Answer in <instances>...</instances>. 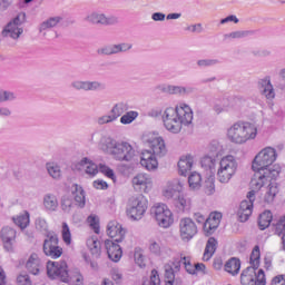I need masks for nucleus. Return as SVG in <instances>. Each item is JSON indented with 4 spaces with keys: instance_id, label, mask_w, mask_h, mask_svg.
I'll list each match as a JSON object with an SVG mask.
<instances>
[{
    "instance_id": "obj_1",
    "label": "nucleus",
    "mask_w": 285,
    "mask_h": 285,
    "mask_svg": "<svg viewBox=\"0 0 285 285\" xmlns=\"http://www.w3.org/2000/svg\"><path fill=\"white\" fill-rule=\"evenodd\" d=\"M277 149L266 146L261 149L252 160V170L255 173L249 184L247 199L240 203L238 209L239 222H248L253 215V204L255 196L258 195L265 204H273L279 194L277 178L282 175V166L277 161Z\"/></svg>"
},
{
    "instance_id": "obj_2",
    "label": "nucleus",
    "mask_w": 285,
    "mask_h": 285,
    "mask_svg": "<svg viewBox=\"0 0 285 285\" xmlns=\"http://www.w3.org/2000/svg\"><path fill=\"white\" fill-rule=\"evenodd\" d=\"M149 117H161L164 128L171 135H179L184 128H193L195 112L186 102H178L175 107L169 106L161 111L160 107H154L148 112Z\"/></svg>"
},
{
    "instance_id": "obj_3",
    "label": "nucleus",
    "mask_w": 285,
    "mask_h": 285,
    "mask_svg": "<svg viewBox=\"0 0 285 285\" xmlns=\"http://www.w3.org/2000/svg\"><path fill=\"white\" fill-rule=\"evenodd\" d=\"M98 140V148L105 155H109L114 161H126L130 163L135 160L137 157V149L126 140H117L112 138V136L104 135V134H94L92 139Z\"/></svg>"
},
{
    "instance_id": "obj_4",
    "label": "nucleus",
    "mask_w": 285,
    "mask_h": 285,
    "mask_svg": "<svg viewBox=\"0 0 285 285\" xmlns=\"http://www.w3.org/2000/svg\"><path fill=\"white\" fill-rule=\"evenodd\" d=\"M160 195L165 202H174L178 213H188L193 206V199L184 194V183L179 178L167 180L161 186Z\"/></svg>"
},
{
    "instance_id": "obj_5",
    "label": "nucleus",
    "mask_w": 285,
    "mask_h": 285,
    "mask_svg": "<svg viewBox=\"0 0 285 285\" xmlns=\"http://www.w3.org/2000/svg\"><path fill=\"white\" fill-rule=\"evenodd\" d=\"M259 135V127L250 121H236L226 130V137L235 146H244L248 141H255Z\"/></svg>"
},
{
    "instance_id": "obj_6",
    "label": "nucleus",
    "mask_w": 285,
    "mask_h": 285,
    "mask_svg": "<svg viewBox=\"0 0 285 285\" xmlns=\"http://www.w3.org/2000/svg\"><path fill=\"white\" fill-rule=\"evenodd\" d=\"M239 173V160L233 154L223 156L216 169V179L219 184H230V180Z\"/></svg>"
},
{
    "instance_id": "obj_7",
    "label": "nucleus",
    "mask_w": 285,
    "mask_h": 285,
    "mask_svg": "<svg viewBox=\"0 0 285 285\" xmlns=\"http://www.w3.org/2000/svg\"><path fill=\"white\" fill-rule=\"evenodd\" d=\"M148 210V198L144 195L131 196L126 205V215L131 222L144 219Z\"/></svg>"
},
{
    "instance_id": "obj_8",
    "label": "nucleus",
    "mask_w": 285,
    "mask_h": 285,
    "mask_svg": "<svg viewBox=\"0 0 285 285\" xmlns=\"http://www.w3.org/2000/svg\"><path fill=\"white\" fill-rule=\"evenodd\" d=\"M150 215L159 228L168 229L175 224V214L165 203H156L150 208Z\"/></svg>"
},
{
    "instance_id": "obj_9",
    "label": "nucleus",
    "mask_w": 285,
    "mask_h": 285,
    "mask_svg": "<svg viewBox=\"0 0 285 285\" xmlns=\"http://www.w3.org/2000/svg\"><path fill=\"white\" fill-rule=\"evenodd\" d=\"M23 23H26V13L20 12L2 28L1 37L11 41L20 40L23 37Z\"/></svg>"
},
{
    "instance_id": "obj_10",
    "label": "nucleus",
    "mask_w": 285,
    "mask_h": 285,
    "mask_svg": "<svg viewBox=\"0 0 285 285\" xmlns=\"http://www.w3.org/2000/svg\"><path fill=\"white\" fill-rule=\"evenodd\" d=\"M141 142L149 148L157 157H166L168 149L166 148V140L155 131H145L141 135Z\"/></svg>"
},
{
    "instance_id": "obj_11",
    "label": "nucleus",
    "mask_w": 285,
    "mask_h": 285,
    "mask_svg": "<svg viewBox=\"0 0 285 285\" xmlns=\"http://www.w3.org/2000/svg\"><path fill=\"white\" fill-rule=\"evenodd\" d=\"M46 268L49 279H60L65 284L70 283V271L68 269V263L65 261H49Z\"/></svg>"
},
{
    "instance_id": "obj_12",
    "label": "nucleus",
    "mask_w": 285,
    "mask_h": 285,
    "mask_svg": "<svg viewBox=\"0 0 285 285\" xmlns=\"http://www.w3.org/2000/svg\"><path fill=\"white\" fill-rule=\"evenodd\" d=\"M86 23H90V26H117L119 23V18L112 14H106V12L101 10H94L85 17Z\"/></svg>"
},
{
    "instance_id": "obj_13",
    "label": "nucleus",
    "mask_w": 285,
    "mask_h": 285,
    "mask_svg": "<svg viewBox=\"0 0 285 285\" xmlns=\"http://www.w3.org/2000/svg\"><path fill=\"white\" fill-rule=\"evenodd\" d=\"M131 186L134 190L148 195V193L153 191L155 183L153 181V176L148 173H138L132 177Z\"/></svg>"
},
{
    "instance_id": "obj_14",
    "label": "nucleus",
    "mask_w": 285,
    "mask_h": 285,
    "mask_svg": "<svg viewBox=\"0 0 285 285\" xmlns=\"http://www.w3.org/2000/svg\"><path fill=\"white\" fill-rule=\"evenodd\" d=\"M242 285H266V274L264 269H259L258 273L253 267H247L240 274Z\"/></svg>"
},
{
    "instance_id": "obj_15",
    "label": "nucleus",
    "mask_w": 285,
    "mask_h": 285,
    "mask_svg": "<svg viewBox=\"0 0 285 285\" xmlns=\"http://www.w3.org/2000/svg\"><path fill=\"white\" fill-rule=\"evenodd\" d=\"M197 224L190 217H184L179 220V237L181 242L188 243L197 235Z\"/></svg>"
},
{
    "instance_id": "obj_16",
    "label": "nucleus",
    "mask_w": 285,
    "mask_h": 285,
    "mask_svg": "<svg viewBox=\"0 0 285 285\" xmlns=\"http://www.w3.org/2000/svg\"><path fill=\"white\" fill-rule=\"evenodd\" d=\"M157 154L150 151V149H142L140 151L139 164L147 173H157L159 170V159Z\"/></svg>"
},
{
    "instance_id": "obj_17",
    "label": "nucleus",
    "mask_w": 285,
    "mask_h": 285,
    "mask_svg": "<svg viewBox=\"0 0 285 285\" xmlns=\"http://www.w3.org/2000/svg\"><path fill=\"white\" fill-rule=\"evenodd\" d=\"M0 239L6 253H14V244H17V229L4 226L0 230Z\"/></svg>"
},
{
    "instance_id": "obj_18",
    "label": "nucleus",
    "mask_w": 285,
    "mask_h": 285,
    "mask_svg": "<svg viewBox=\"0 0 285 285\" xmlns=\"http://www.w3.org/2000/svg\"><path fill=\"white\" fill-rule=\"evenodd\" d=\"M43 253L51 259H59L63 255V248L59 246V238L55 235L48 236L43 243Z\"/></svg>"
},
{
    "instance_id": "obj_19",
    "label": "nucleus",
    "mask_w": 285,
    "mask_h": 285,
    "mask_svg": "<svg viewBox=\"0 0 285 285\" xmlns=\"http://www.w3.org/2000/svg\"><path fill=\"white\" fill-rule=\"evenodd\" d=\"M24 268L30 275H41L43 273V259L37 253L27 256Z\"/></svg>"
},
{
    "instance_id": "obj_20",
    "label": "nucleus",
    "mask_w": 285,
    "mask_h": 285,
    "mask_svg": "<svg viewBox=\"0 0 285 285\" xmlns=\"http://www.w3.org/2000/svg\"><path fill=\"white\" fill-rule=\"evenodd\" d=\"M178 175L180 177H188L193 173L195 166V156L193 154H185L178 159Z\"/></svg>"
},
{
    "instance_id": "obj_21",
    "label": "nucleus",
    "mask_w": 285,
    "mask_h": 285,
    "mask_svg": "<svg viewBox=\"0 0 285 285\" xmlns=\"http://www.w3.org/2000/svg\"><path fill=\"white\" fill-rule=\"evenodd\" d=\"M77 170H83L85 175L88 177H97L99 175V165H97L91 158L82 157L76 164Z\"/></svg>"
},
{
    "instance_id": "obj_22",
    "label": "nucleus",
    "mask_w": 285,
    "mask_h": 285,
    "mask_svg": "<svg viewBox=\"0 0 285 285\" xmlns=\"http://www.w3.org/2000/svg\"><path fill=\"white\" fill-rule=\"evenodd\" d=\"M107 235L114 239L117 244L124 242L126 238V229L117 220H110L107 224Z\"/></svg>"
},
{
    "instance_id": "obj_23",
    "label": "nucleus",
    "mask_w": 285,
    "mask_h": 285,
    "mask_svg": "<svg viewBox=\"0 0 285 285\" xmlns=\"http://www.w3.org/2000/svg\"><path fill=\"white\" fill-rule=\"evenodd\" d=\"M71 88L73 90H83L85 92H95L101 90L104 85L98 80H73Z\"/></svg>"
},
{
    "instance_id": "obj_24",
    "label": "nucleus",
    "mask_w": 285,
    "mask_h": 285,
    "mask_svg": "<svg viewBox=\"0 0 285 285\" xmlns=\"http://www.w3.org/2000/svg\"><path fill=\"white\" fill-rule=\"evenodd\" d=\"M105 248L107 250V255L110 262H114L115 264L121 262V257H124V250L121 249V246L119 244L115 243L111 239H106Z\"/></svg>"
},
{
    "instance_id": "obj_25",
    "label": "nucleus",
    "mask_w": 285,
    "mask_h": 285,
    "mask_svg": "<svg viewBox=\"0 0 285 285\" xmlns=\"http://www.w3.org/2000/svg\"><path fill=\"white\" fill-rule=\"evenodd\" d=\"M160 90L167 95H180L181 97L193 95V92H195V88L191 86L177 85H161Z\"/></svg>"
},
{
    "instance_id": "obj_26",
    "label": "nucleus",
    "mask_w": 285,
    "mask_h": 285,
    "mask_svg": "<svg viewBox=\"0 0 285 285\" xmlns=\"http://www.w3.org/2000/svg\"><path fill=\"white\" fill-rule=\"evenodd\" d=\"M86 248L89 250L94 259L101 257V240L96 235L88 236L86 239Z\"/></svg>"
},
{
    "instance_id": "obj_27",
    "label": "nucleus",
    "mask_w": 285,
    "mask_h": 285,
    "mask_svg": "<svg viewBox=\"0 0 285 285\" xmlns=\"http://www.w3.org/2000/svg\"><path fill=\"white\" fill-rule=\"evenodd\" d=\"M259 92L267 101H273L275 99V87L271 82L269 77H265L258 81Z\"/></svg>"
},
{
    "instance_id": "obj_28",
    "label": "nucleus",
    "mask_w": 285,
    "mask_h": 285,
    "mask_svg": "<svg viewBox=\"0 0 285 285\" xmlns=\"http://www.w3.org/2000/svg\"><path fill=\"white\" fill-rule=\"evenodd\" d=\"M42 206L47 213H57L59 209V199L55 194H46L42 198Z\"/></svg>"
},
{
    "instance_id": "obj_29",
    "label": "nucleus",
    "mask_w": 285,
    "mask_h": 285,
    "mask_svg": "<svg viewBox=\"0 0 285 285\" xmlns=\"http://www.w3.org/2000/svg\"><path fill=\"white\" fill-rule=\"evenodd\" d=\"M219 246V242L215 237H209L207 239L205 250L203 254V262H210L213 259V255L217 252V247Z\"/></svg>"
},
{
    "instance_id": "obj_30",
    "label": "nucleus",
    "mask_w": 285,
    "mask_h": 285,
    "mask_svg": "<svg viewBox=\"0 0 285 285\" xmlns=\"http://www.w3.org/2000/svg\"><path fill=\"white\" fill-rule=\"evenodd\" d=\"M12 222L20 230H26L28 226H30V213L28 210H23L16 216L12 217Z\"/></svg>"
},
{
    "instance_id": "obj_31",
    "label": "nucleus",
    "mask_w": 285,
    "mask_h": 285,
    "mask_svg": "<svg viewBox=\"0 0 285 285\" xmlns=\"http://www.w3.org/2000/svg\"><path fill=\"white\" fill-rule=\"evenodd\" d=\"M130 110V104L127 100H121L112 105L110 109V114L114 118L119 119L124 114L128 112Z\"/></svg>"
},
{
    "instance_id": "obj_32",
    "label": "nucleus",
    "mask_w": 285,
    "mask_h": 285,
    "mask_svg": "<svg viewBox=\"0 0 285 285\" xmlns=\"http://www.w3.org/2000/svg\"><path fill=\"white\" fill-rule=\"evenodd\" d=\"M71 193L78 208H86V191L80 185H72Z\"/></svg>"
},
{
    "instance_id": "obj_33",
    "label": "nucleus",
    "mask_w": 285,
    "mask_h": 285,
    "mask_svg": "<svg viewBox=\"0 0 285 285\" xmlns=\"http://www.w3.org/2000/svg\"><path fill=\"white\" fill-rule=\"evenodd\" d=\"M46 170L51 177V179H55V181L61 180L63 177V173L61 171V165L55 161H49L46 164Z\"/></svg>"
},
{
    "instance_id": "obj_34",
    "label": "nucleus",
    "mask_w": 285,
    "mask_h": 285,
    "mask_svg": "<svg viewBox=\"0 0 285 285\" xmlns=\"http://www.w3.org/2000/svg\"><path fill=\"white\" fill-rule=\"evenodd\" d=\"M188 177V187L190 190H202V186H204V179L202 178V174L198 171H191Z\"/></svg>"
},
{
    "instance_id": "obj_35",
    "label": "nucleus",
    "mask_w": 285,
    "mask_h": 285,
    "mask_svg": "<svg viewBox=\"0 0 285 285\" xmlns=\"http://www.w3.org/2000/svg\"><path fill=\"white\" fill-rule=\"evenodd\" d=\"M226 153V149L224 148V145L222 141L215 139L212 140L207 147V154L214 156V157H222Z\"/></svg>"
},
{
    "instance_id": "obj_36",
    "label": "nucleus",
    "mask_w": 285,
    "mask_h": 285,
    "mask_svg": "<svg viewBox=\"0 0 285 285\" xmlns=\"http://www.w3.org/2000/svg\"><path fill=\"white\" fill-rule=\"evenodd\" d=\"M240 268H242V262H239V259H237V258H230L225 264L226 273H228L229 275H233V276L238 275Z\"/></svg>"
},
{
    "instance_id": "obj_37",
    "label": "nucleus",
    "mask_w": 285,
    "mask_h": 285,
    "mask_svg": "<svg viewBox=\"0 0 285 285\" xmlns=\"http://www.w3.org/2000/svg\"><path fill=\"white\" fill-rule=\"evenodd\" d=\"M134 263L138 268H145L146 267V254L141 247H135L134 249Z\"/></svg>"
},
{
    "instance_id": "obj_38",
    "label": "nucleus",
    "mask_w": 285,
    "mask_h": 285,
    "mask_svg": "<svg viewBox=\"0 0 285 285\" xmlns=\"http://www.w3.org/2000/svg\"><path fill=\"white\" fill-rule=\"evenodd\" d=\"M217 228H219V223L213 220V218H207L203 225V233L206 237H210V235L215 234Z\"/></svg>"
},
{
    "instance_id": "obj_39",
    "label": "nucleus",
    "mask_w": 285,
    "mask_h": 285,
    "mask_svg": "<svg viewBox=\"0 0 285 285\" xmlns=\"http://www.w3.org/2000/svg\"><path fill=\"white\" fill-rule=\"evenodd\" d=\"M271 222H273V213H271V210L263 212L258 218V226L261 230H266V228L271 226Z\"/></svg>"
},
{
    "instance_id": "obj_40",
    "label": "nucleus",
    "mask_w": 285,
    "mask_h": 285,
    "mask_svg": "<svg viewBox=\"0 0 285 285\" xmlns=\"http://www.w3.org/2000/svg\"><path fill=\"white\" fill-rule=\"evenodd\" d=\"M261 257H262V252L259 250V246H255L252 250L250 257H249V268H254V271H257L259 268L261 264Z\"/></svg>"
},
{
    "instance_id": "obj_41",
    "label": "nucleus",
    "mask_w": 285,
    "mask_h": 285,
    "mask_svg": "<svg viewBox=\"0 0 285 285\" xmlns=\"http://www.w3.org/2000/svg\"><path fill=\"white\" fill-rule=\"evenodd\" d=\"M216 161L217 158L207 153L200 158V166L202 168H204V170H213V168H215Z\"/></svg>"
},
{
    "instance_id": "obj_42",
    "label": "nucleus",
    "mask_w": 285,
    "mask_h": 285,
    "mask_svg": "<svg viewBox=\"0 0 285 285\" xmlns=\"http://www.w3.org/2000/svg\"><path fill=\"white\" fill-rule=\"evenodd\" d=\"M59 23H61V17H59V16L51 17V18L45 20L40 24L39 30H40V32H43L46 30H50V28H57V26H59Z\"/></svg>"
},
{
    "instance_id": "obj_43",
    "label": "nucleus",
    "mask_w": 285,
    "mask_h": 285,
    "mask_svg": "<svg viewBox=\"0 0 285 285\" xmlns=\"http://www.w3.org/2000/svg\"><path fill=\"white\" fill-rule=\"evenodd\" d=\"M87 224L88 226L91 228V230H94V233L96 235H99L100 233V220H99V216L97 214H90L87 217Z\"/></svg>"
},
{
    "instance_id": "obj_44",
    "label": "nucleus",
    "mask_w": 285,
    "mask_h": 285,
    "mask_svg": "<svg viewBox=\"0 0 285 285\" xmlns=\"http://www.w3.org/2000/svg\"><path fill=\"white\" fill-rule=\"evenodd\" d=\"M98 173H101L107 179H111V181H117V175H115V170L110 168V166L106 164L98 165Z\"/></svg>"
},
{
    "instance_id": "obj_45",
    "label": "nucleus",
    "mask_w": 285,
    "mask_h": 285,
    "mask_svg": "<svg viewBox=\"0 0 285 285\" xmlns=\"http://www.w3.org/2000/svg\"><path fill=\"white\" fill-rule=\"evenodd\" d=\"M138 117H139V111L127 110L120 117V124H122V126H129V124H132V121H135Z\"/></svg>"
},
{
    "instance_id": "obj_46",
    "label": "nucleus",
    "mask_w": 285,
    "mask_h": 285,
    "mask_svg": "<svg viewBox=\"0 0 285 285\" xmlns=\"http://www.w3.org/2000/svg\"><path fill=\"white\" fill-rule=\"evenodd\" d=\"M60 208L65 215H70L75 205L72 204V198L70 196H62Z\"/></svg>"
},
{
    "instance_id": "obj_47",
    "label": "nucleus",
    "mask_w": 285,
    "mask_h": 285,
    "mask_svg": "<svg viewBox=\"0 0 285 285\" xmlns=\"http://www.w3.org/2000/svg\"><path fill=\"white\" fill-rule=\"evenodd\" d=\"M61 237L66 246H70V244H72V232H70V226H68V223H62Z\"/></svg>"
},
{
    "instance_id": "obj_48",
    "label": "nucleus",
    "mask_w": 285,
    "mask_h": 285,
    "mask_svg": "<svg viewBox=\"0 0 285 285\" xmlns=\"http://www.w3.org/2000/svg\"><path fill=\"white\" fill-rule=\"evenodd\" d=\"M148 250L151 253V255H156L157 257H161V242L150 239L148 245Z\"/></svg>"
},
{
    "instance_id": "obj_49",
    "label": "nucleus",
    "mask_w": 285,
    "mask_h": 285,
    "mask_svg": "<svg viewBox=\"0 0 285 285\" xmlns=\"http://www.w3.org/2000/svg\"><path fill=\"white\" fill-rule=\"evenodd\" d=\"M175 284V269L170 265H165V285Z\"/></svg>"
},
{
    "instance_id": "obj_50",
    "label": "nucleus",
    "mask_w": 285,
    "mask_h": 285,
    "mask_svg": "<svg viewBox=\"0 0 285 285\" xmlns=\"http://www.w3.org/2000/svg\"><path fill=\"white\" fill-rule=\"evenodd\" d=\"M275 235L282 237V234L285 233V216H279L274 224Z\"/></svg>"
},
{
    "instance_id": "obj_51",
    "label": "nucleus",
    "mask_w": 285,
    "mask_h": 285,
    "mask_svg": "<svg viewBox=\"0 0 285 285\" xmlns=\"http://www.w3.org/2000/svg\"><path fill=\"white\" fill-rule=\"evenodd\" d=\"M142 285H161V278H159V272L153 269L150 277L147 281H144Z\"/></svg>"
},
{
    "instance_id": "obj_52",
    "label": "nucleus",
    "mask_w": 285,
    "mask_h": 285,
    "mask_svg": "<svg viewBox=\"0 0 285 285\" xmlns=\"http://www.w3.org/2000/svg\"><path fill=\"white\" fill-rule=\"evenodd\" d=\"M69 282L72 285H83V275L79 271L69 273Z\"/></svg>"
},
{
    "instance_id": "obj_53",
    "label": "nucleus",
    "mask_w": 285,
    "mask_h": 285,
    "mask_svg": "<svg viewBox=\"0 0 285 285\" xmlns=\"http://www.w3.org/2000/svg\"><path fill=\"white\" fill-rule=\"evenodd\" d=\"M17 94L8 90L0 89V104L6 101H14Z\"/></svg>"
},
{
    "instance_id": "obj_54",
    "label": "nucleus",
    "mask_w": 285,
    "mask_h": 285,
    "mask_svg": "<svg viewBox=\"0 0 285 285\" xmlns=\"http://www.w3.org/2000/svg\"><path fill=\"white\" fill-rule=\"evenodd\" d=\"M109 275L116 284H121V279H124V272H121L119 267L111 268Z\"/></svg>"
},
{
    "instance_id": "obj_55",
    "label": "nucleus",
    "mask_w": 285,
    "mask_h": 285,
    "mask_svg": "<svg viewBox=\"0 0 285 285\" xmlns=\"http://www.w3.org/2000/svg\"><path fill=\"white\" fill-rule=\"evenodd\" d=\"M116 118L112 116V114L109 111V114L102 115L98 117L97 124L98 126H106V124H115Z\"/></svg>"
},
{
    "instance_id": "obj_56",
    "label": "nucleus",
    "mask_w": 285,
    "mask_h": 285,
    "mask_svg": "<svg viewBox=\"0 0 285 285\" xmlns=\"http://www.w3.org/2000/svg\"><path fill=\"white\" fill-rule=\"evenodd\" d=\"M35 226L40 233H48V220L46 218H36Z\"/></svg>"
},
{
    "instance_id": "obj_57",
    "label": "nucleus",
    "mask_w": 285,
    "mask_h": 285,
    "mask_svg": "<svg viewBox=\"0 0 285 285\" xmlns=\"http://www.w3.org/2000/svg\"><path fill=\"white\" fill-rule=\"evenodd\" d=\"M181 263L185 266V271L186 273H188L189 275H195V265H193V263L190 262V257L188 256H183L181 257Z\"/></svg>"
},
{
    "instance_id": "obj_58",
    "label": "nucleus",
    "mask_w": 285,
    "mask_h": 285,
    "mask_svg": "<svg viewBox=\"0 0 285 285\" xmlns=\"http://www.w3.org/2000/svg\"><path fill=\"white\" fill-rule=\"evenodd\" d=\"M17 285H32V281L30 279V275L28 273H20L16 278Z\"/></svg>"
},
{
    "instance_id": "obj_59",
    "label": "nucleus",
    "mask_w": 285,
    "mask_h": 285,
    "mask_svg": "<svg viewBox=\"0 0 285 285\" xmlns=\"http://www.w3.org/2000/svg\"><path fill=\"white\" fill-rule=\"evenodd\" d=\"M217 63H219L217 59H200L197 61L199 68H209L210 66H217Z\"/></svg>"
},
{
    "instance_id": "obj_60",
    "label": "nucleus",
    "mask_w": 285,
    "mask_h": 285,
    "mask_svg": "<svg viewBox=\"0 0 285 285\" xmlns=\"http://www.w3.org/2000/svg\"><path fill=\"white\" fill-rule=\"evenodd\" d=\"M92 186H94V188H96V190H107L108 183L102 179H97L92 183Z\"/></svg>"
},
{
    "instance_id": "obj_61",
    "label": "nucleus",
    "mask_w": 285,
    "mask_h": 285,
    "mask_svg": "<svg viewBox=\"0 0 285 285\" xmlns=\"http://www.w3.org/2000/svg\"><path fill=\"white\" fill-rule=\"evenodd\" d=\"M244 37H248V31H233L229 33L230 39H244Z\"/></svg>"
},
{
    "instance_id": "obj_62",
    "label": "nucleus",
    "mask_w": 285,
    "mask_h": 285,
    "mask_svg": "<svg viewBox=\"0 0 285 285\" xmlns=\"http://www.w3.org/2000/svg\"><path fill=\"white\" fill-rule=\"evenodd\" d=\"M119 52H128V50H132V43L130 42H122L118 43Z\"/></svg>"
},
{
    "instance_id": "obj_63",
    "label": "nucleus",
    "mask_w": 285,
    "mask_h": 285,
    "mask_svg": "<svg viewBox=\"0 0 285 285\" xmlns=\"http://www.w3.org/2000/svg\"><path fill=\"white\" fill-rule=\"evenodd\" d=\"M272 285H285V276L278 275L272 279Z\"/></svg>"
},
{
    "instance_id": "obj_64",
    "label": "nucleus",
    "mask_w": 285,
    "mask_h": 285,
    "mask_svg": "<svg viewBox=\"0 0 285 285\" xmlns=\"http://www.w3.org/2000/svg\"><path fill=\"white\" fill-rule=\"evenodd\" d=\"M98 55H112V49L110 45H107L105 47H101L97 50Z\"/></svg>"
}]
</instances>
